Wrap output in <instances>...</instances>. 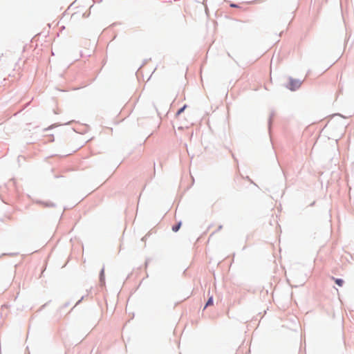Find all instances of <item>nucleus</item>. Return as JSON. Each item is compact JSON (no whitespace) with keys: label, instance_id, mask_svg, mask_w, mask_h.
<instances>
[{"label":"nucleus","instance_id":"423d86ee","mask_svg":"<svg viewBox=\"0 0 354 354\" xmlns=\"http://www.w3.org/2000/svg\"><path fill=\"white\" fill-rule=\"evenodd\" d=\"M104 274V270H102L101 275L102 276Z\"/></svg>","mask_w":354,"mask_h":354},{"label":"nucleus","instance_id":"f03ea898","mask_svg":"<svg viewBox=\"0 0 354 354\" xmlns=\"http://www.w3.org/2000/svg\"><path fill=\"white\" fill-rule=\"evenodd\" d=\"M213 305V297H210L208 299V301H207L206 303V305L205 306V308L209 306H212Z\"/></svg>","mask_w":354,"mask_h":354},{"label":"nucleus","instance_id":"7ed1b4c3","mask_svg":"<svg viewBox=\"0 0 354 354\" xmlns=\"http://www.w3.org/2000/svg\"><path fill=\"white\" fill-rule=\"evenodd\" d=\"M180 225H181V223L180 222L177 225L172 227V230L174 232H177L180 229Z\"/></svg>","mask_w":354,"mask_h":354},{"label":"nucleus","instance_id":"39448f33","mask_svg":"<svg viewBox=\"0 0 354 354\" xmlns=\"http://www.w3.org/2000/svg\"><path fill=\"white\" fill-rule=\"evenodd\" d=\"M186 106H184L183 108L180 109L178 112H177V115H180L183 111L184 109H185Z\"/></svg>","mask_w":354,"mask_h":354},{"label":"nucleus","instance_id":"f257e3e1","mask_svg":"<svg viewBox=\"0 0 354 354\" xmlns=\"http://www.w3.org/2000/svg\"><path fill=\"white\" fill-rule=\"evenodd\" d=\"M301 84V82L298 80L290 79L288 88L291 91H295L299 88Z\"/></svg>","mask_w":354,"mask_h":354},{"label":"nucleus","instance_id":"20e7f679","mask_svg":"<svg viewBox=\"0 0 354 354\" xmlns=\"http://www.w3.org/2000/svg\"><path fill=\"white\" fill-rule=\"evenodd\" d=\"M335 281L339 286H342L344 284V281L341 279H336Z\"/></svg>","mask_w":354,"mask_h":354}]
</instances>
